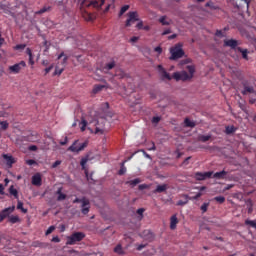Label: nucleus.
<instances>
[{
    "label": "nucleus",
    "instance_id": "f257e3e1",
    "mask_svg": "<svg viewBox=\"0 0 256 256\" xmlns=\"http://www.w3.org/2000/svg\"><path fill=\"white\" fill-rule=\"evenodd\" d=\"M158 73L161 76L162 81H171V79H174L175 81H191V78L195 75V66L194 65H188L186 66V70L188 71H181V72H174L171 76L167 70L163 68V65L157 66Z\"/></svg>",
    "mask_w": 256,
    "mask_h": 256
},
{
    "label": "nucleus",
    "instance_id": "f03ea898",
    "mask_svg": "<svg viewBox=\"0 0 256 256\" xmlns=\"http://www.w3.org/2000/svg\"><path fill=\"white\" fill-rule=\"evenodd\" d=\"M170 61H177V59H181L185 55V51H183V44L178 43L174 47L170 48Z\"/></svg>",
    "mask_w": 256,
    "mask_h": 256
},
{
    "label": "nucleus",
    "instance_id": "7ed1b4c3",
    "mask_svg": "<svg viewBox=\"0 0 256 256\" xmlns=\"http://www.w3.org/2000/svg\"><path fill=\"white\" fill-rule=\"evenodd\" d=\"M73 203H81V213L83 215H88L89 211L91 209V202H89V199L83 197V198H76L73 200Z\"/></svg>",
    "mask_w": 256,
    "mask_h": 256
},
{
    "label": "nucleus",
    "instance_id": "20e7f679",
    "mask_svg": "<svg viewBox=\"0 0 256 256\" xmlns=\"http://www.w3.org/2000/svg\"><path fill=\"white\" fill-rule=\"evenodd\" d=\"M85 237V233L83 232H74L71 236L67 237L66 245H75V243H79L83 241Z\"/></svg>",
    "mask_w": 256,
    "mask_h": 256
},
{
    "label": "nucleus",
    "instance_id": "39448f33",
    "mask_svg": "<svg viewBox=\"0 0 256 256\" xmlns=\"http://www.w3.org/2000/svg\"><path fill=\"white\" fill-rule=\"evenodd\" d=\"M88 145H89L88 141H85L84 143L79 144V140H75L73 144L68 148V151H71L72 153H79L83 151Z\"/></svg>",
    "mask_w": 256,
    "mask_h": 256
},
{
    "label": "nucleus",
    "instance_id": "423d86ee",
    "mask_svg": "<svg viewBox=\"0 0 256 256\" xmlns=\"http://www.w3.org/2000/svg\"><path fill=\"white\" fill-rule=\"evenodd\" d=\"M105 5V0H83V7H94L95 9H101Z\"/></svg>",
    "mask_w": 256,
    "mask_h": 256
},
{
    "label": "nucleus",
    "instance_id": "0eeeda50",
    "mask_svg": "<svg viewBox=\"0 0 256 256\" xmlns=\"http://www.w3.org/2000/svg\"><path fill=\"white\" fill-rule=\"evenodd\" d=\"M105 123H107V118L105 116H100L95 120V133H103L105 128Z\"/></svg>",
    "mask_w": 256,
    "mask_h": 256
},
{
    "label": "nucleus",
    "instance_id": "6e6552de",
    "mask_svg": "<svg viewBox=\"0 0 256 256\" xmlns=\"http://www.w3.org/2000/svg\"><path fill=\"white\" fill-rule=\"evenodd\" d=\"M27 67V63L25 61H20L17 64H14L12 66H9V71L11 73H14L15 75H17V73L21 72V69Z\"/></svg>",
    "mask_w": 256,
    "mask_h": 256
},
{
    "label": "nucleus",
    "instance_id": "1a4fd4ad",
    "mask_svg": "<svg viewBox=\"0 0 256 256\" xmlns=\"http://www.w3.org/2000/svg\"><path fill=\"white\" fill-rule=\"evenodd\" d=\"M136 21H139V14H137V12L132 11L128 13V19L126 20V27H131V25H133V23H135Z\"/></svg>",
    "mask_w": 256,
    "mask_h": 256
},
{
    "label": "nucleus",
    "instance_id": "9d476101",
    "mask_svg": "<svg viewBox=\"0 0 256 256\" xmlns=\"http://www.w3.org/2000/svg\"><path fill=\"white\" fill-rule=\"evenodd\" d=\"M213 177V172H196L195 179L196 181H205V179H211Z\"/></svg>",
    "mask_w": 256,
    "mask_h": 256
},
{
    "label": "nucleus",
    "instance_id": "9b49d317",
    "mask_svg": "<svg viewBox=\"0 0 256 256\" xmlns=\"http://www.w3.org/2000/svg\"><path fill=\"white\" fill-rule=\"evenodd\" d=\"M13 211H15V206H11L2 210L0 212V223H3V221H5V219H7V217L13 213Z\"/></svg>",
    "mask_w": 256,
    "mask_h": 256
},
{
    "label": "nucleus",
    "instance_id": "f8f14e48",
    "mask_svg": "<svg viewBox=\"0 0 256 256\" xmlns=\"http://www.w3.org/2000/svg\"><path fill=\"white\" fill-rule=\"evenodd\" d=\"M225 46L231 48L236 53L237 48H239V42L236 39H228L225 41Z\"/></svg>",
    "mask_w": 256,
    "mask_h": 256
},
{
    "label": "nucleus",
    "instance_id": "ddd939ff",
    "mask_svg": "<svg viewBox=\"0 0 256 256\" xmlns=\"http://www.w3.org/2000/svg\"><path fill=\"white\" fill-rule=\"evenodd\" d=\"M43 179L41 178L40 173H36L32 176V185H35L36 187H41Z\"/></svg>",
    "mask_w": 256,
    "mask_h": 256
},
{
    "label": "nucleus",
    "instance_id": "4468645a",
    "mask_svg": "<svg viewBox=\"0 0 256 256\" xmlns=\"http://www.w3.org/2000/svg\"><path fill=\"white\" fill-rule=\"evenodd\" d=\"M115 65H117V63L115 62V60H112L111 62L106 63V64L102 67L103 73H109V71H111V69H115Z\"/></svg>",
    "mask_w": 256,
    "mask_h": 256
},
{
    "label": "nucleus",
    "instance_id": "2eb2a0df",
    "mask_svg": "<svg viewBox=\"0 0 256 256\" xmlns=\"http://www.w3.org/2000/svg\"><path fill=\"white\" fill-rule=\"evenodd\" d=\"M243 91L242 94L243 95H248V94H255V88L247 83L243 84Z\"/></svg>",
    "mask_w": 256,
    "mask_h": 256
},
{
    "label": "nucleus",
    "instance_id": "dca6fc26",
    "mask_svg": "<svg viewBox=\"0 0 256 256\" xmlns=\"http://www.w3.org/2000/svg\"><path fill=\"white\" fill-rule=\"evenodd\" d=\"M236 53H240L242 55V59L245 61H249V50L243 49L241 47L236 48Z\"/></svg>",
    "mask_w": 256,
    "mask_h": 256
},
{
    "label": "nucleus",
    "instance_id": "f3484780",
    "mask_svg": "<svg viewBox=\"0 0 256 256\" xmlns=\"http://www.w3.org/2000/svg\"><path fill=\"white\" fill-rule=\"evenodd\" d=\"M179 224V219L177 218V214H174L170 218V229L174 231V229H177V225Z\"/></svg>",
    "mask_w": 256,
    "mask_h": 256
},
{
    "label": "nucleus",
    "instance_id": "a211bd4d",
    "mask_svg": "<svg viewBox=\"0 0 256 256\" xmlns=\"http://www.w3.org/2000/svg\"><path fill=\"white\" fill-rule=\"evenodd\" d=\"M141 237L146 239V241H153V233H151L150 230H144L141 234Z\"/></svg>",
    "mask_w": 256,
    "mask_h": 256
},
{
    "label": "nucleus",
    "instance_id": "6ab92c4d",
    "mask_svg": "<svg viewBox=\"0 0 256 256\" xmlns=\"http://www.w3.org/2000/svg\"><path fill=\"white\" fill-rule=\"evenodd\" d=\"M56 195H58L57 201H65V199H67V194H63L62 187L58 188V190L56 191Z\"/></svg>",
    "mask_w": 256,
    "mask_h": 256
},
{
    "label": "nucleus",
    "instance_id": "aec40b11",
    "mask_svg": "<svg viewBox=\"0 0 256 256\" xmlns=\"http://www.w3.org/2000/svg\"><path fill=\"white\" fill-rule=\"evenodd\" d=\"M3 159H5L6 164L9 167H12L13 163H15V159L13 158V156H9L7 154H3Z\"/></svg>",
    "mask_w": 256,
    "mask_h": 256
},
{
    "label": "nucleus",
    "instance_id": "412c9836",
    "mask_svg": "<svg viewBox=\"0 0 256 256\" xmlns=\"http://www.w3.org/2000/svg\"><path fill=\"white\" fill-rule=\"evenodd\" d=\"M182 197H184V200H179L176 203L178 207H184V205H187V203H189V195L184 194Z\"/></svg>",
    "mask_w": 256,
    "mask_h": 256
},
{
    "label": "nucleus",
    "instance_id": "4be33fe9",
    "mask_svg": "<svg viewBox=\"0 0 256 256\" xmlns=\"http://www.w3.org/2000/svg\"><path fill=\"white\" fill-rule=\"evenodd\" d=\"M167 191V184L158 185L154 190V193H165Z\"/></svg>",
    "mask_w": 256,
    "mask_h": 256
},
{
    "label": "nucleus",
    "instance_id": "5701e85b",
    "mask_svg": "<svg viewBox=\"0 0 256 256\" xmlns=\"http://www.w3.org/2000/svg\"><path fill=\"white\" fill-rule=\"evenodd\" d=\"M236 131H237V128L233 125L232 126H226V128H225V133L227 135H231V134L235 133Z\"/></svg>",
    "mask_w": 256,
    "mask_h": 256
},
{
    "label": "nucleus",
    "instance_id": "b1692460",
    "mask_svg": "<svg viewBox=\"0 0 256 256\" xmlns=\"http://www.w3.org/2000/svg\"><path fill=\"white\" fill-rule=\"evenodd\" d=\"M213 179H223L225 177V169H223L221 172H216L215 174H212Z\"/></svg>",
    "mask_w": 256,
    "mask_h": 256
},
{
    "label": "nucleus",
    "instance_id": "393cba45",
    "mask_svg": "<svg viewBox=\"0 0 256 256\" xmlns=\"http://www.w3.org/2000/svg\"><path fill=\"white\" fill-rule=\"evenodd\" d=\"M9 193H10V195H13V197H15V199H19V192L17 191V189H15L14 186H10Z\"/></svg>",
    "mask_w": 256,
    "mask_h": 256
},
{
    "label": "nucleus",
    "instance_id": "a878e982",
    "mask_svg": "<svg viewBox=\"0 0 256 256\" xmlns=\"http://www.w3.org/2000/svg\"><path fill=\"white\" fill-rule=\"evenodd\" d=\"M158 21L161 25H171V20L168 21L167 16H161Z\"/></svg>",
    "mask_w": 256,
    "mask_h": 256
},
{
    "label": "nucleus",
    "instance_id": "bb28decb",
    "mask_svg": "<svg viewBox=\"0 0 256 256\" xmlns=\"http://www.w3.org/2000/svg\"><path fill=\"white\" fill-rule=\"evenodd\" d=\"M211 139V135H199L198 141H201L202 143H207Z\"/></svg>",
    "mask_w": 256,
    "mask_h": 256
},
{
    "label": "nucleus",
    "instance_id": "cd10ccee",
    "mask_svg": "<svg viewBox=\"0 0 256 256\" xmlns=\"http://www.w3.org/2000/svg\"><path fill=\"white\" fill-rule=\"evenodd\" d=\"M114 253H117L118 255H123V253H125L123 251V246H121V244H118L115 248H114Z\"/></svg>",
    "mask_w": 256,
    "mask_h": 256
},
{
    "label": "nucleus",
    "instance_id": "c85d7f7f",
    "mask_svg": "<svg viewBox=\"0 0 256 256\" xmlns=\"http://www.w3.org/2000/svg\"><path fill=\"white\" fill-rule=\"evenodd\" d=\"M115 77H118L119 79H125L127 77V74L123 72V70L116 71Z\"/></svg>",
    "mask_w": 256,
    "mask_h": 256
},
{
    "label": "nucleus",
    "instance_id": "c756f323",
    "mask_svg": "<svg viewBox=\"0 0 256 256\" xmlns=\"http://www.w3.org/2000/svg\"><path fill=\"white\" fill-rule=\"evenodd\" d=\"M47 11H51V7L44 6L39 11L36 12V15H43V13H47Z\"/></svg>",
    "mask_w": 256,
    "mask_h": 256
},
{
    "label": "nucleus",
    "instance_id": "7c9ffc66",
    "mask_svg": "<svg viewBox=\"0 0 256 256\" xmlns=\"http://www.w3.org/2000/svg\"><path fill=\"white\" fill-rule=\"evenodd\" d=\"M141 183V179L136 178L134 180H130L127 182L128 185H131L132 187H135L136 185H139Z\"/></svg>",
    "mask_w": 256,
    "mask_h": 256
},
{
    "label": "nucleus",
    "instance_id": "2f4dec72",
    "mask_svg": "<svg viewBox=\"0 0 256 256\" xmlns=\"http://www.w3.org/2000/svg\"><path fill=\"white\" fill-rule=\"evenodd\" d=\"M185 127H195V122L191 121L189 118L184 120Z\"/></svg>",
    "mask_w": 256,
    "mask_h": 256
},
{
    "label": "nucleus",
    "instance_id": "473e14b6",
    "mask_svg": "<svg viewBox=\"0 0 256 256\" xmlns=\"http://www.w3.org/2000/svg\"><path fill=\"white\" fill-rule=\"evenodd\" d=\"M88 161H89V156H86V157L81 159L80 165H81L82 169H85V166L87 165Z\"/></svg>",
    "mask_w": 256,
    "mask_h": 256
},
{
    "label": "nucleus",
    "instance_id": "72a5a7b5",
    "mask_svg": "<svg viewBox=\"0 0 256 256\" xmlns=\"http://www.w3.org/2000/svg\"><path fill=\"white\" fill-rule=\"evenodd\" d=\"M105 89L104 85H95L93 88V93H99V91H103Z\"/></svg>",
    "mask_w": 256,
    "mask_h": 256
},
{
    "label": "nucleus",
    "instance_id": "f704fd0d",
    "mask_svg": "<svg viewBox=\"0 0 256 256\" xmlns=\"http://www.w3.org/2000/svg\"><path fill=\"white\" fill-rule=\"evenodd\" d=\"M62 57H64L63 60H62V65L67 64V61H68L69 57L65 56V52H62V53L58 56V59H61Z\"/></svg>",
    "mask_w": 256,
    "mask_h": 256
},
{
    "label": "nucleus",
    "instance_id": "c9c22d12",
    "mask_svg": "<svg viewBox=\"0 0 256 256\" xmlns=\"http://www.w3.org/2000/svg\"><path fill=\"white\" fill-rule=\"evenodd\" d=\"M245 224L251 226L252 228L256 229V221L255 220H245Z\"/></svg>",
    "mask_w": 256,
    "mask_h": 256
},
{
    "label": "nucleus",
    "instance_id": "e433bc0d",
    "mask_svg": "<svg viewBox=\"0 0 256 256\" xmlns=\"http://www.w3.org/2000/svg\"><path fill=\"white\" fill-rule=\"evenodd\" d=\"M9 222L12 224L19 223V216H9Z\"/></svg>",
    "mask_w": 256,
    "mask_h": 256
},
{
    "label": "nucleus",
    "instance_id": "4c0bfd02",
    "mask_svg": "<svg viewBox=\"0 0 256 256\" xmlns=\"http://www.w3.org/2000/svg\"><path fill=\"white\" fill-rule=\"evenodd\" d=\"M17 209L22 211V213H27V209L23 208V202H21V201H18Z\"/></svg>",
    "mask_w": 256,
    "mask_h": 256
},
{
    "label": "nucleus",
    "instance_id": "58836bf2",
    "mask_svg": "<svg viewBox=\"0 0 256 256\" xmlns=\"http://www.w3.org/2000/svg\"><path fill=\"white\" fill-rule=\"evenodd\" d=\"M202 213H207V209H209V203L205 202L202 204V206L200 207Z\"/></svg>",
    "mask_w": 256,
    "mask_h": 256
},
{
    "label": "nucleus",
    "instance_id": "ea45409f",
    "mask_svg": "<svg viewBox=\"0 0 256 256\" xmlns=\"http://www.w3.org/2000/svg\"><path fill=\"white\" fill-rule=\"evenodd\" d=\"M25 47H27V44H17L14 49L16 51H23V49H25Z\"/></svg>",
    "mask_w": 256,
    "mask_h": 256
},
{
    "label": "nucleus",
    "instance_id": "a19ab883",
    "mask_svg": "<svg viewBox=\"0 0 256 256\" xmlns=\"http://www.w3.org/2000/svg\"><path fill=\"white\" fill-rule=\"evenodd\" d=\"M65 71V68H59V66H56L54 75H61Z\"/></svg>",
    "mask_w": 256,
    "mask_h": 256
},
{
    "label": "nucleus",
    "instance_id": "79ce46f5",
    "mask_svg": "<svg viewBox=\"0 0 256 256\" xmlns=\"http://www.w3.org/2000/svg\"><path fill=\"white\" fill-rule=\"evenodd\" d=\"M126 11H129V5H124L119 13V17H121Z\"/></svg>",
    "mask_w": 256,
    "mask_h": 256
},
{
    "label": "nucleus",
    "instance_id": "37998d69",
    "mask_svg": "<svg viewBox=\"0 0 256 256\" xmlns=\"http://www.w3.org/2000/svg\"><path fill=\"white\" fill-rule=\"evenodd\" d=\"M80 125H82L81 126V131H85V129H87V120L82 118Z\"/></svg>",
    "mask_w": 256,
    "mask_h": 256
},
{
    "label": "nucleus",
    "instance_id": "c03bdc74",
    "mask_svg": "<svg viewBox=\"0 0 256 256\" xmlns=\"http://www.w3.org/2000/svg\"><path fill=\"white\" fill-rule=\"evenodd\" d=\"M203 193L198 192L195 196L189 197L190 201H197V199H199V197H202Z\"/></svg>",
    "mask_w": 256,
    "mask_h": 256
},
{
    "label": "nucleus",
    "instance_id": "a18cd8bd",
    "mask_svg": "<svg viewBox=\"0 0 256 256\" xmlns=\"http://www.w3.org/2000/svg\"><path fill=\"white\" fill-rule=\"evenodd\" d=\"M31 247H44L43 243L42 242H39V241H34L32 242L31 244Z\"/></svg>",
    "mask_w": 256,
    "mask_h": 256
},
{
    "label": "nucleus",
    "instance_id": "49530a36",
    "mask_svg": "<svg viewBox=\"0 0 256 256\" xmlns=\"http://www.w3.org/2000/svg\"><path fill=\"white\" fill-rule=\"evenodd\" d=\"M214 201H217V203H225V197L217 196L214 198Z\"/></svg>",
    "mask_w": 256,
    "mask_h": 256
},
{
    "label": "nucleus",
    "instance_id": "de8ad7c7",
    "mask_svg": "<svg viewBox=\"0 0 256 256\" xmlns=\"http://www.w3.org/2000/svg\"><path fill=\"white\" fill-rule=\"evenodd\" d=\"M125 173H127V168H125V166L122 165L118 172V175H125Z\"/></svg>",
    "mask_w": 256,
    "mask_h": 256
},
{
    "label": "nucleus",
    "instance_id": "09e8293b",
    "mask_svg": "<svg viewBox=\"0 0 256 256\" xmlns=\"http://www.w3.org/2000/svg\"><path fill=\"white\" fill-rule=\"evenodd\" d=\"M191 159V156L187 157L181 164L182 167H187L189 165V160Z\"/></svg>",
    "mask_w": 256,
    "mask_h": 256
},
{
    "label": "nucleus",
    "instance_id": "8fccbe9b",
    "mask_svg": "<svg viewBox=\"0 0 256 256\" xmlns=\"http://www.w3.org/2000/svg\"><path fill=\"white\" fill-rule=\"evenodd\" d=\"M54 230H55V226H50V227L47 229L45 235H51V233H52Z\"/></svg>",
    "mask_w": 256,
    "mask_h": 256
},
{
    "label": "nucleus",
    "instance_id": "3c124183",
    "mask_svg": "<svg viewBox=\"0 0 256 256\" xmlns=\"http://www.w3.org/2000/svg\"><path fill=\"white\" fill-rule=\"evenodd\" d=\"M26 165H37V161L33 159L26 160Z\"/></svg>",
    "mask_w": 256,
    "mask_h": 256
},
{
    "label": "nucleus",
    "instance_id": "603ef678",
    "mask_svg": "<svg viewBox=\"0 0 256 256\" xmlns=\"http://www.w3.org/2000/svg\"><path fill=\"white\" fill-rule=\"evenodd\" d=\"M143 213H145L144 208H139L137 210V214L140 215V219H143Z\"/></svg>",
    "mask_w": 256,
    "mask_h": 256
},
{
    "label": "nucleus",
    "instance_id": "864d4df0",
    "mask_svg": "<svg viewBox=\"0 0 256 256\" xmlns=\"http://www.w3.org/2000/svg\"><path fill=\"white\" fill-rule=\"evenodd\" d=\"M0 125L2 127V129L5 131L6 129H8L9 127V123L7 122H0Z\"/></svg>",
    "mask_w": 256,
    "mask_h": 256
},
{
    "label": "nucleus",
    "instance_id": "5fc2aeb1",
    "mask_svg": "<svg viewBox=\"0 0 256 256\" xmlns=\"http://www.w3.org/2000/svg\"><path fill=\"white\" fill-rule=\"evenodd\" d=\"M159 121H161V117H159V116H154V117L152 118V123L157 124V123H159Z\"/></svg>",
    "mask_w": 256,
    "mask_h": 256
},
{
    "label": "nucleus",
    "instance_id": "6e6d98bb",
    "mask_svg": "<svg viewBox=\"0 0 256 256\" xmlns=\"http://www.w3.org/2000/svg\"><path fill=\"white\" fill-rule=\"evenodd\" d=\"M154 51H155L156 53H158V55H161V54L163 53V48H161L160 46H157V47L154 49Z\"/></svg>",
    "mask_w": 256,
    "mask_h": 256
},
{
    "label": "nucleus",
    "instance_id": "4d7b16f0",
    "mask_svg": "<svg viewBox=\"0 0 256 256\" xmlns=\"http://www.w3.org/2000/svg\"><path fill=\"white\" fill-rule=\"evenodd\" d=\"M148 185L147 184H141V185H139L138 186V189L140 190V191H143V190H145V189H148Z\"/></svg>",
    "mask_w": 256,
    "mask_h": 256
},
{
    "label": "nucleus",
    "instance_id": "13d9d810",
    "mask_svg": "<svg viewBox=\"0 0 256 256\" xmlns=\"http://www.w3.org/2000/svg\"><path fill=\"white\" fill-rule=\"evenodd\" d=\"M147 247V244H140L137 246V251H143Z\"/></svg>",
    "mask_w": 256,
    "mask_h": 256
},
{
    "label": "nucleus",
    "instance_id": "bf43d9fd",
    "mask_svg": "<svg viewBox=\"0 0 256 256\" xmlns=\"http://www.w3.org/2000/svg\"><path fill=\"white\" fill-rule=\"evenodd\" d=\"M26 54L29 56V58L33 57V51L31 50V48L26 49Z\"/></svg>",
    "mask_w": 256,
    "mask_h": 256
},
{
    "label": "nucleus",
    "instance_id": "052dcab7",
    "mask_svg": "<svg viewBox=\"0 0 256 256\" xmlns=\"http://www.w3.org/2000/svg\"><path fill=\"white\" fill-rule=\"evenodd\" d=\"M59 165H61V161L57 160L52 164V168L55 169L57 167H59Z\"/></svg>",
    "mask_w": 256,
    "mask_h": 256
},
{
    "label": "nucleus",
    "instance_id": "680f3d73",
    "mask_svg": "<svg viewBox=\"0 0 256 256\" xmlns=\"http://www.w3.org/2000/svg\"><path fill=\"white\" fill-rule=\"evenodd\" d=\"M157 147L155 146V142L151 143V147L148 148V151H156Z\"/></svg>",
    "mask_w": 256,
    "mask_h": 256
},
{
    "label": "nucleus",
    "instance_id": "e2e57ef3",
    "mask_svg": "<svg viewBox=\"0 0 256 256\" xmlns=\"http://www.w3.org/2000/svg\"><path fill=\"white\" fill-rule=\"evenodd\" d=\"M52 70H53V65L45 68V75H47L48 73H51Z\"/></svg>",
    "mask_w": 256,
    "mask_h": 256
},
{
    "label": "nucleus",
    "instance_id": "0e129e2a",
    "mask_svg": "<svg viewBox=\"0 0 256 256\" xmlns=\"http://www.w3.org/2000/svg\"><path fill=\"white\" fill-rule=\"evenodd\" d=\"M205 7H210V9H215V6H213V2L209 1L205 4Z\"/></svg>",
    "mask_w": 256,
    "mask_h": 256
},
{
    "label": "nucleus",
    "instance_id": "69168bd1",
    "mask_svg": "<svg viewBox=\"0 0 256 256\" xmlns=\"http://www.w3.org/2000/svg\"><path fill=\"white\" fill-rule=\"evenodd\" d=\"M175 153H176V158L177 159H181V157H183V153L179 152V150H176Z\"/></svg>",
    "mask_w": 256,
    "mask_h": 256
},
{
    "label": "nucleus",
    "instance_id": "338daca9",
    "mask_svg": "<svg viewBox=\"0 0 256 256\" xmlns=\"http://www.w3.org/2000/svg\"><path fill=\"white\" fill-rule=\"evenodd\" d=\"M169 33H171V29H166L162 32V35L165 36V35H169Z\"/></svg>",
    "mask_w": 256,
    "mask_h": 256
},
{
    "label": "nucleus",
    "instance_id": "774afa93",
    "mask_svg": "<svg viewBox=\"0 0 256 256\" xmlns=\"http://www.w3.org/2000/svg\"><path fill=\"white\" fill-rule=\"evenodd\" d=\"M29 151H37V146L35 145L29 146Z\"/></svg>",
    "mask_w": 256,
    "mask_h": 256
}]
</instances>
